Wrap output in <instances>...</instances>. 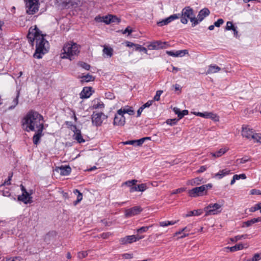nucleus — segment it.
Instances as JSON below:
<instances>
[{"label": "nucleus", "instance_id": "41", "mask_svg": "<svg viewBox=\"0 0 261 261\" xmlns=\"http://www.w3.org/2000/svg\"><path fill=\"white\" fill-rule=\"evenodd\" d=\"M153 226V225H151L147 226H143L140 228L139 229H137V232L138 233H142L144 232L147 231L150 228L152 227Z\"/></svg>", "mask_w": 261, "mask_h": 261}, {"label": "nucleus", "instance_id": "62", "mask_svg": "<svg viewBox=\"0 0 261 261\" xmlns=\"http://www.w3.org/2000/svg\"><path fill=\"white\" fill-rule=\"evenodd\" d=\"M122 256L125 259H129L133 257V255L130 253H124L122 254Z\"/></svg>", "mask_w": 261, "mask_h": 261}, {"label": "nucleus", "instance_id": "7", "mask_svg": "<svg viewBox=\"0 0 261 261\" xmlns=\"http://www.w3.org/2000/svg\"><path fill=\"white\" fill-rule=\"evenodd\" d=\"M205 216L216 215L222 211V205L218 203L210 204L204 209Z\"/></svg>", "mask_w": 261, "mask_h": 261}, {"label": "nucleus", "instance_id": "6", "mask_svg": "<svg viewBox=\"0 0 261 261\" xmlns=\"http://www.w3.org/2000/svg\"><path fill=\"white\" fill-rule=\"evenodd\" d=\"M39 0H33L25 2L26 13L28 15H34L37 13L39 8Z\"/></svg>", "mask_w": 261, "mask_h": 261}, {"label": "nucleus", "instance_id": "26", "mask_svg": "<svg viewBox=\"0 0 261 261\" xmlns=\"http://www.w3.org/2000/svg\"><path fill=\"white\" fill-rule=\"evenodd\" d=\"M230 170H227L226 169L220 170L218 173L215 174V176L218 177V178L221 179L226 175H228L230 173Z\"/></svg>", "mask_w": 261, "mask_h": 261}, {"label": "nucleus", "instance_id": "8", "mask_svg": "<svg viewBox=\"0 0 261 261\" xmlns=\"http://www.w3.org/2000/svg\"><path fill=\"white\" fill-rule=\"evenodd\" d=\"M106 118L103 113H94L92 115V122L93 125L96 126H100L102 123L103 119Z\"/></svg>", "mask_w": 261, "mask_h": 261}, {"label": "nucleus", "instance_id": "38", "mask_svg": "<svg viewBox=\"0 0 261 261\" xmlns=\"http://www.w3.org/2000/svg\"><path fill=\"white\" fill-rule=\"evenodd\" d=\"M81 4V0H71L70 1V7L76 8Z\"/></svg>", "mask_w": 261, "mask_h": 261}, {"label": "nucleus", "instance_id": "37", "mask_svg": "<svg viewBox=\"0 0 261 261\" xmlns=\"http://www.w3.org/2000/svg\"><path fill=\"white\" fill-rule=\"evenodd\" d=\"M137 182H138L137 180L133 179V180H127V181H125L123 184L131 188L132 187H133L134 185H136V184Z\"/></svg>", "mask_w": 261, "mask_h": 261}, {"label": "nucleus", "instance_id": "60", "mask_svg": "<svg viewBox=\"0 0 261 261\" xmlns=\"http://www.w3.org/2000/svg\"><path fill=\"white\" fill-rule=\"evenodd\" d=\"M133 32V30L130 29V27H127L124 31L123 32V34H125L128 33V35H130V33Z\"/></svg>", "mask_w": 261, "mask_h": 261}, {"label": "nucleus", "instance_id": "30", "mask_svg": "<svg viewBox=\"0 0 261 261\" xmlns=\"http://www.w3.org/2000/svg\"><path fill=\"white\" fill-rule=\"evenodd\" d=\"M73 193L76 194H77V199L76 201H74L73 204L74 205H76L78 203L81 202V201L83 199V195L77 189H75L73 190Z\"/></svg>", "mask_w": 261, "mask_h": 261}, {"label": "nucleus", "instance_id": "54", "mask_svg": "<svg viewBox=\"0 0 261 261\" xmlns=\"http://www.w3.org/2000/svg\"><path fill=\"white\" fill-rule=\"evenodd\" d=\"M145 141V139H140L139 140H135L136 146H141Z\"/></svg>", "mask_w": 261, "mask_h": 261}, {"label": "nucleus", "instance_id": "64", "mask_svg": "<svg viewBox=\"0 0 261 261\" xmlns=\"http://www.w3.org/2000/svg\"><path fill=\"white\" fill-rule=\"evenodd\" d=\"M3 195L4 196H10V193L9 192V190L8 189H6V190H4L3 192Z\"/></svg>", "mask_w": 261, "mask_h": 261}, {"label": "nucleus", "instance_id": "15", "mask_svg": "<svg viewBox=\"0 0 261 261\" xmlns=\"http://www.w3.org/2000/svg\"><path fill=\"white\" fill-rule=\"evenodd\" d=\"M166 54L170 56L174 57H182L185 55L188 54V51L187 49L179 50L176 51H166Z\"/></svg>", "mask_w": 261, "mask_h": 261}, {"label": "nucleus", "instance_id": "2", "mask_svg": "<svg viewBox=\"0 0 261 261\" xmlns=\"http://www.w3.org/2000/svg\"><path fill=\"white\" fill-rule=\"evenodd\" d=\"M22 127L25 131H34L35 128H44L43 117L38 112L31 110L21 120Z\"/></svg>", "mask_w": 261, "mask_h": 261}, {"label": "nucleus", "instance_id": "21", "mask_svg": "<svg viewBox=\"0 0 261 261\" xmlns=\"http://www.w3.org/2000/svg\"><path fill=\"white\" fill-rule=\"evenodd\" d=\"M119 113H122L123 115L124 114H128L129 115H133L135 114L134 111L132 107L126 106L124 108H122L118 110Z\"/></svg>", "mask_w": 261, "mask_h": 261}, {"label": "nucleus", "instance_id": "46", "mask_svg": "<svg viewBox=\"0 0 261 261\" xmlns=\"http://www.w3.org/2000/svg\"><path fill=\"white\" fill-rule=\"evenodd\" d=\"M110 23L112 22H117L118 23L120 22V19L118 18L115 15H110Z\"/></svg>", "mask_w": 261, "mask_h": 261}, {"label": "nucleus", "instance_id": "55", "mask_svg": "<svg viewBox=\"0 0 261 261\" xmlns=\"http://www.w3.org/2000/svg\"><path fill=\"white\" fill-rule=\"evenodd\" d=\"M235 176V178L236 179H237V180H239L240 179H245L246 178V176L245 174H241L240 175H237V174H235L234 175Z\"/></svg>", "mask_w": 261, "mask_h": 261}, {"label": "nucleus", "instance_id": "43", "mask_svg": "<svg viewBox=\"0 0 261 261\" xmlns=\"http://www.w3.org/2000/svg\"><path fill=\"white\" fill-rule=\"evenodd\" d=\"M163 91L162 90H158L156 91L155 96L153 97V101H159L160 99L161 95L163 93Z\"/></svg>", "mask_w": 261, "mask_h": 261}, {"label": "nucleus", "instance_id": "11", "mask_svg": "<svg viewBox=\"0 0 261 261\" xmlns=\"http://www.w3.org/2000/svg\"><path fill=\"white\" fill-rule=\"evenodd\" d=\"M125 123V118L122 113H119L118 110L114 118L113 124L114 125L123 126Z\"/></svg>", "mask_w": 261, "mask_h": 261}, {"label": "nucleus", "instance_id": "36", "mask_svg": "<svg viewBox=\"0 0 261 261\" xmlns=\"http://www.w3.org/2000/svg\"><path fill=\"white\" fill-rule=\"evenodd\" d=\"M207 118H211L215 121H218L219 120V117L216 114L212 112H208Z\"/></svg>", "mask_w": 261, "mask_h": 261}, {"label": "nucleus", "instance_id": "29", "mask_svg": "<svg viewBox=\"0 0 261 261\" xmlns=\"http://www.w3.org/2000/svg\"><path fill=\"white\" fill-rule=\"evenodd\" d=\"M253 140L254 142L261 144V134L254 133L251 137V140Z\"/></svg>", "mask_w": 261, "mask_h": 261}, {"label": "nucleus", "instance_id": "50", "mask_svg": "<svg viewBox=\"0 0 261 261\" xmlns=\"http://www.w3.org/2000/svg\"><path fill=\"white\" fill-rule=\"evenodd\" d=\"M260 203L256 204L253 207H251L249 209V212H254L257 210H259L260 208Z\"/></svg>", "mask_w": 261, "mask_h": 261}, {"label": "nucleus", "instance_id": "5", "mask_svg": "<svg viewBox=\"0 0 261 261\" xmlns=\"http://www.w3.org/2000/svg\"><path fill=\"white\" fill-rule=\"evenodd\" d=\"M212 185L211 184L203 185L201 186L196 187L189 190V194L190 196L192 197H196L202 196L205 194L207 190L212 188Z\"/></svg>", "mask_w": 261, "mask_h": 261}, {"label": "nucleus", "instance_id": "25", "mask_svg": "<svg viewBox=\"0 0 261 261\" xmlns=\"http://www.w3.org/2000/svg\"><path fill=\"white\" fill-rule=\"evenodd\" d=\"M261 222V217L256 218H253L250 220H248L247 221H246L244 222V224L246 227H249L253 225V224Z\"/></svg>", "mask_w": 261, "mask_h": 261}, {"label": "nucleus", "instance_id": "44", "mask_svg": "<svg viewBox=\"0 0 261 261\" xmlns=\"http://www.w3.org/2000/svg\"><path fill=\"white\" fill-rule=\"evenodd\" d=\"M147 189V186L146 184H142L137 185V190L138 191L143 192Z\"/></svg>", "mask_w": 261, "mask_h": 261}, {"label": "nucleus", "instance_id": "17", "mask_svg": "<svg viewBox=\"0 0 261 261\" xmlns=\"http://www.w3.org/2000/svg\"><path fill=\"white\" fill-rule=\"evenodd\" d=\"M136 242V236H127L120 239V242L121 244L124 245L126 244H130L133 242Z\"/></svg>", "mask_w": 261, "mask_h": 261}, {"label": "nucleus", "instance_id": "32", "mask_svg": "<svg viewBox=\"0 0 261 261\" xmlns=\"http://www.w3.org/2000/svg\"><path fill=\"white\" fill-rule=\"evenodd\" d=\"M102 51L103 54L109 57H111L113 55V49L112 47L105 46Z\"/></svg>", "mask_w": 261, "mask_h": 261}, {"label": "nucleus", "instance_id": "18", "mask_svg": "<svg viewBox=\"0 0 261 261\" xmlns=\"http://www.w3.org/2000/svg\"><path fill=\"white\" fill-rule=\"evenodd\" d=\"M210 14V11L207 8H203L199 12L197 16V19L198 22L202 21L205 17L208 16Z\"/></svg>", "mask_w": 261, "mask_h": 261}, {"label": "nucleus", "instance_id": "42", "mask_svg": "<svg viewBox=\"0 0 261 261\" xmlns=\"http://www.w3.org/2000/svg\"><path fill=\"white\" fill-rule=\"evenodd\" d=\"M179 119H168L166 121V123L170 125H173L174 124H175L179 120Z\"/></svg>", "mask_w": 261, "mask_h": 261}, {"label": "nucleus", "instance_id": "51", "mask_svg": "<svg viewBox=\"0 0 261 261\" xmlns=\"http://www.w3.org/2000/svg\"><path fill=\"white\" fill-rule=\"evenodd\" d=\"M224 21L223 19L220 18V19H218V20L214 23V24H215V27H220V25H222L224 23Z\"/></svg>", "mask_w": 261, "mask_h": 261}, {"label": "nucleus", "instance_id": "28", "mask_svg": "<svg viewBox=\"0 0 261 261\" xmlns=\"http://www.w3.org/2000/svg\"><path fill=\"white\" fill-rule=\"evenodd\" d=\"M202 212L203 211L201 209L190 211L186 215L185 217H189L193 216H199L202 214Z\"/></svg>", "mask_w": 261, "mask_h": 261}, {"label": "nucleus", "instance_id": "52", "mask_svg": "<svg viewBox=\"0 0 261 261\" xmlns=\"http://www.w3.org/2000/svg\"><path fill=\"white\" fill-rule=\"evenodd\" d=\"M207 113L208 112H204V113H195V114L198 116H200L203 118H207Z\"/></svg>", "mask_w": 261, "mask_h": 261}, {"label": "nucleus", "instance_id": "20", "mask_svg": "<svg viewBox=\"0 0 261 261\" xmlns=\"http://www.w3.org/2000/svg\"><path fill=\"white\" fill-rule=\"evenodd\" d=\"M91 89L92 88L91 87H84L80 93L81 98H89L92 94Z\"/></svg>", "mask_w": 261, "mask_h": 261}, {"label": "nucleus", "instance_id": "35", "mask_svg": "<svg viewBox=\"0 0 261 261\" xmlns=\"http://www.w3.org/2000/svg\"><path fill=\"white\" fill-rule=\"evenodd\" d=\"M19 96V92H18L16 98H15L13 99V105L12 106L9 107L8 108V110H10L13 109L18 105Z\"/></svg>", "mask_w": 261, "mask_h": 261}, {"label": "nucleus", "instance_id": "34", "mask_svg": "<svg viewBox=\"0 0 261 261\" xmlns=\"http://www.w3.org/2000/svg\"><path fill=\"white\" fill-rule=\"evenodd\" d=\"M176 223V221H161L159 222V225L161 227H165L171 225H174Z\"/></svg>", "mask_w": 261, "mask_h": 261}, {"label": "nucleus", "instance_id": "40", "mask_svg": "<svg viewBox=\"0 0 261 261\" xmlns=\"http://www.w3.org/2000/svg\"><path fill=\"white\" fill-rule=\"evenodd\" d=\"M88 254V253L86 251H83L81 252H79L77 254V257L81 259L83 258L86 257Z\"/></svg>", "mask_w": 261, "mask_h": 261}, {"label": "nucleus", "instance_id": "33", "mask_svg": "<svg viewBox=\"0 0 261 261\" xmlns=\"http://www.w3.org/2000/svg\"><path fill=\"white\" fill-rule=\"evenodd\" d=\"M82 82H89L90 81H93L94 80L95 78L92 75L87 74L86 75L83 76L82 77Z\"/></svg>", "mask_w": 261, "mask_h": 261}, {"label": "nucleus", "instance_id": "12", "mask_svg": "<svg viewBox=\"0 0 261 261\" xmlns=\"http://www.w3.org/2000/svg\"><path fill=\"white\" fill-rule=\"evenodd\" d=\"M180 17V14H174L166 18L162 21L157 22V25L159 27H162L165 25H167L172 21L178 19Z\"/></svg>", "mask_w": 261, "mask_h": 261}, {"label": "nucleus", "instance_id": "3", "mask_svg": "<svg viewBox=\"0 0 261 261\" xmlns=\"http://www.w3.org/2000/svg\"><path fill=\"white\" fill-rule=\"evenodd\" d=\"M79 48V45L76 43L69 42L66 43L63 47V52L61 55V58L72 60L73 57L80 53Z\"/></svg>", "mask_w": 261, "mask_h": 261}, {"label": "nucleus", "instance_id": "1", "mask_svg": "<svg viewBox=\"0 0 261 261\" xmlns=\"http://www.w3.org/2000/svg\"><path fill=\"white\" fill-rule=\"evenodd\" d=\"M27 37L31 43L36 41V50L34 57L37 59L42 58V55L46 53L49 48L48 41L44 39L43 35L37 28L30 29Z\"/></svg>", "mask_w": 261, "mask_h": 261}, {"label": "nucleus", "instance_id": "23", "mask_svg": "<svg viewBox=\"0 0 261 261\" xmlns=\"http://www.w3.org/2000/svg\"><path fill=\"white\" fill-rule=\"evenodd\" d=\"M221 70V68L216 65H211L208 67V69L207 70L206 74H210L215 73L219 72Z\"/></svg>", "mask_w": 261, "mask_h": 261}, {"label": "nucleus", "instance_id": "9", "mask_svg": "<svg viewBox=\"0 0 261 261\" xmlns=\"http://www.w3.org/2000/svg\"><path fill=\"white\" fill-rule=\"evenodd\" d=\"M254 130L252 128L248 125H243L242 126L241 135L243 137L248 140H251L252 134Z\"/></svg>", "mask_w": 261, "mask_h": 261}, {"label": "nucleus", "instance_id": "27", "mask_svg": "<svg viewBox=\"0 0 261 261\" xmlns=\"http://www.w3.org/2000/svg\"><path fill=\"white\" fill-rule=\"evenodd\" d=\"M110 15L102 17H95V20L98 22H103L106 24L110 23Z\"/></svg>", "mask_w": 261, "mask_h": 261}, {"label": "nucleus", "instance_id": "19", "mask_svg": "<svg viewBox=\"0 0 261 261\" xmlns=\"http://www.w3.org/2000/svg\"><path fill=\"white\" fill-rule=\"evenodd\" d=\"M44 128H40L37 129L36 133L34 135L33 138V141L34 144L37 145L40 140L41 137L43 136L42 132Z\"/></svg>", "mask_w": 261, "mask_h": 261}, {"label": "nucleus", "instance_id": "56", "mask_svg": "<svg viewBox=\"0 0 261 261\" xmlns=\"http://www.w3.org/2000/svg\"><path fill=\"white\" fill-rule=\"evenodd\" d=\"M207 167L206 166H202L200 168L196 171L197 173H202L206 170Z\"/></svg>", "mask_w": 261, "mask_h": 261}, {"label": "nucleus", "instance_id": "13", "mask_svg": "<svg viewBox=\"0 0 261 261\" xmlns=\"http://www.w3.org/2000/svg\"><path fill=\"white\" fill-rule=\"evenodd\" d=\"M71 129L74 132L73 137L74 140H76L77 142L79 143H84L85 142V140L83 139L81 134V130L77 128L76 125H72V128Z\"/></svg>", "mask_w": 261, "mask_h": 261}, {"label": "nucleus", "instance_id": "59", "mask_svg": "<svg viewBox=\"0 0 261 261\" xmlns=\"http://www.w3.org/2000/svg\"><path fill=\"white\" fill-rule=\"evenodd\" d=\"M153 102V100H149L147 102H146L145 104L143 105L142 106L144 108V109L146 108L149 107L150 106L152 105V103Z\"/></svg>", "mask_w": 261, "mask_h": 261}, {"label": "nucleus", "instance_id": "47", "mask_svg": "<svg viewBox=\"0 0 261 261\" xmlns=\"http://www.w3.org/2000/svg\"><path fill=\"white\" fill-rule=\"evenodd\" d=\"M250 161V158L248 156H244L241 159L237 160V162H239L240 164H244L248 161Z\"/></svg>", "mask_w": 261, "mask_h": 261}, {"label": "nucleus", "instance_id": "39", "mask_svg": "<svg viewBox=\"0 0 261 261\" xmlns=\"http://www.w3.org/2000/svg\"><path fill=\"white\" fill-rule=\"evenodd\" d=\"M247 234L239 235L231 239V241L232 242H237L243 239H246L247 237Z\"/></svg>", "mask_w": 261, "mask_h": 261}, {"label": "nucleus", "instance_id": "10", "mask_svg": "<svg viewBox=\"0 0 261 261\" xmlns=\"http://www.w3.org/2000/svg\"><path fill=\"white\" fill-rule=\"evenodd\" d=\"M142 211V208L139 206H136L127 209L125 211V216L127 218L137 215Z\"/></svg>", "mask_w": 261, "mask_h": 261}, {"label": "nucleus", "instance_id": "45", "mask_svg": "<svg viewBox=\"0 0 261 261\" xmlns=\"http://www.w3.org/2000/svg\"><path fill=\"white\" fill-rule=\"evenodd\" d=\"M78 64L81 67H82V68H83L84 69H85L87 70H89L90 69V66L86 63L81 62L79 63Z\"/></svg>", "mask_w": 261, "mask_h": 261}, {"label": "nucleus", "instance_id": "49", "mask_svg": "<svg viewBox=\"0 0 261 261\" xmlns=\"http://www.w3.org/2000/svg\"><path fill=\"white\" fill-rule=\"evenodd\" d=\"M95 109H102L105 107V105L102 102H98L96 104H94L93 106Z\"/></svg>", "mask_w": 261, "mask_h": 261}, {"label": "nucleus", "instance_id": "57", "mask_svg": "<svg viewBox=\"0 0 261 261\" xmlns=\"http://www.w3.org/2000/svg\"><path fill=\"white\" fill-rule=\"evenodd\" d=\"M173 111L176 115H177V116L179 118L178 119H180V116L181 113V111H180V110L178 108H174Z\"/></svg>", "mask_w": 261, "mask_h": 261}, {"label": "nucleus", "instance_id": "16", "mask_svg": "<svg viewBox=\"0 0 261 261\" xmlns=\"http://www.w3.org/2000/svg\"><path fill=\"white\" fill-rule=\"evenodd\" d=\"M32 197L29 193H22L21 195L18 196V200L23 202L25 204L31 203L32 202Z\"/></svg>", "mask_w": 261, "mask_h": 261}, {"label": "nucleus", "instance_id": "24", "mask_svg": "<svg viewBox=\"0 0 261 261\" xmlns=\"http://www.w3.org/2000/svg\"><path fill=\"white\" fill-rule=\"evenodd\" d=\"M228 150V148H222L216 152H212L211 155L215 158H219L223 155Z\"/></svg>", "mask_w": 261, "mask_h": 261}, {"label": "nucleus", "instance_id": "61", "mask_svg": "<svg viewBox=\"0 0 261 261\" xmlns=\"http://www.w3.org/2000/svg\"><path fill=\"white\" fill-rule=\"evenodd\" d=\"M184 191H185V189L184 188H178V189L173 191L172 192V194H177V193H179L184 192Z\"/></svg>", "mask_w": 261, "mask_h": 261}, {"label": "nucleus", "instance_id": "58", "mask_svg": "<svg viewBox=\"0 0 261 261\" xmlns=\"http://www.w3.org/2000/svg\"><path fill=\"white\" fill-rule=\"evenodd\" d=\"M252 195H261V191L257 189H252L250 191Z\"/></svg>", "mask_w": 261, "mask_h": 261}, {"label": "nucleus", "instance_id": "53", "mask_svg": "<svg viewBox=\"0 0 261 261\" xmlns=\"http://www.w3.org/2000/svg\"><path fill=\"white\" fill-rule=\"evenodd\" d=\"M190 231V229H188V227H185V228H182L181 230L176 232L175 233V236H177V235L180 234L183 232H187V231Z\"/></svg>", "mask_w": 261, "mask_h": 261}, {"label": "nucleus", "instance_id": "14", "mask_svg": "<svg viewBox=\"0 0 261 261\" xmlns=\"http://www.w3.org/2000/svg\"><path fill=\"white\" fill-rule=\"evenodd\" d=\"M166 43V42H162L161 41H156L154 42H152L150 43L148 45V48L149 49H160L161 48H165L164 45Z\"/></svg>", "mask_w": 261, "mask_h": 261}, {"label": "nucleus", "instance_id": "22", "mask_svg": "<svg viewBox=\"0 0 261 261\" xmlns=\"http://www.w3.org/2000/svg\"><path fill=\"white\" fill-rule=\"evenodd\" d=\"M59 170L60 171V174L62 175H68L70 173L71 171V168L68 166H62L59 167Z\"/></svg>", "mask_w": 261, "mask_h": 261}, {"label": "nucleus", "instance_id": "48", "mask_svg": "<svg viewBox=\"0 0 261 261\" xmlns=\"http://www.w3.org/2000/svg\"><path fill=\"white\" fill-rule=\"evenodd\" d=\"M235 27L233 25V23L231 21H228L226 23V26L225 28L226 30H232Z\"/></svg>", "mask_w": 261, "mask_h": 261}, {"label": "nucleus", "instance_id": "63", "mask_svg": "<svg viewBox=\"0 0 261 261\" xmlns=\"http://www.w3.org/2000/svg\"><path fill=\"white\" fill-rule=\"evenodd\" d=\"M260 254L258 253H255L252 257L253 261H258L260 259Z\"/></svg>", "mask_w": 261, "mask_h": 261}, {"label": "nucleus", "instance_id": "4", "mask_svg": "<svg viewBox=\"0 0 261 261\" xmlns=\"http://www.w3.org/2000/svg\"><path fill=\"white\" fill-rule=\"evenodd\" d=\"M179 18H180L181 22L183 24L188 23V19H189L192 22L193 27H195L198 23V20L194 14L193 9L189 6L186 7L182 10Z\"/></svg>", "mask_w": 261, "mask_h": 261}, {"label": "nucleus", "instance_id": "31", "mask_svg": "<svg viewBox=\"0 0 261 261\" xmlns=\"http://www.w3.org/2000/svg\"><path fill=\"white\" fill-rule=\"evenodd\" d=\"M244 246L242 244H238L232 247H228L226 248L229 249L231 252H234L243 249Z\"/></svg>", "mask_w": 261, "mask_h": 261}]
</instances>
